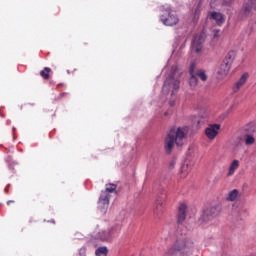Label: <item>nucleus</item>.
Returning <instances> with one entry per match:
<instances>
[{"mask_svg": "<svg viewBox=\"0 0 256 256\" xmlns=\"http://www.w3.org/2000/svg\"><path fill=\"white\" fill-rule=\"evenodd\" d=\"M195 249V243L179 231L172 239V244L166 250L165 256H190Z\"/></svg>", "mask_w": 256, "mask_h": 256, "instance_id": "1", "label": "nucleus"}, {"mask_svg": "<svg viewBox=\"0 0 256 256\" xmlns=\"http://www.w3.org/2000/svg\"><path fill=\"white\" fill-rule=\"evenodd\" d=\"M186 137L187 132L185 128H171L164 140V149L166 153L170 155L175 145H177V147H182L183 141L185 140Z\"/></svg>", "mask_w": 256, "mask_h": 256, "instance_id": "2", "label": "nucleus"}, {"mask_svg": "<svg viewBox=\"0 0 256 256\" xmlns=\"http://www.w3.org/2000/svg\"><path fill=\"white\" fill-rule=\"evenodd\" d=\"M109 193H117V184H106L105 191L101 192L98 202L101 213H107V209H109V200L111 199Z\"/></svg>", "mask_w": 256, "mask_h": 256, "instance_id": "3", "label": "nucleus"}, {"mask_svg": "<svg viewBox=\"0 0 256 256\" xmlns=\"http://www.w3.org/2000/svg\"><path fill=\"white\" fill-rule=\"evenodd\" d=\"M180 85L181 82L179 79L175 78V76H170L164 82L162 93H164V95H169V93H171L173 97V95H175V91H179Z\"/></svg>", "mask_w": 256, "mask_h": 256, "instance_id": "4", "label": "nucleus"}, {"mask_svg": "<svg viewBox=\"0 0 256 256\" xmlns=\"http://www.w3.org/2000/svg\"><path fill=\"white\" fill-rule=\"evenodd\" d=\"M161 21L164 25L168 27H173V25H177L179 23V17L175 15V12L171 9H166L161 14Z\"/></svg>", "mask_w": 256, "mask_h": 256, "instance_id": "5", "label": "nucleus"}, {"mask_svg": "<svg viewBox=\"0 0 256 256\" xmlns=\"http://www.w3.org/2000/svg\"><path fill=\"white\" fill-rule=\"evenodd\" d=\"M219 129H221V125L219 124L209 125L205 130L206 137H208L211 141H213V139H215V137L219 135Z\"/></svg>", "mask_w": 256, "mask_h": 256, "instance_id": "6", "label": "nucleus"}, {"mask_svg": "<svg viewBox=\"0 0 256 256\" xmlns=\"http://www.w3.org/2000/svg\"><path fill=\"white\" fill-rule=\"evenodd\" d=\"M219 215V209L217 207L207 208L202 216L203 221H211L213 217H217Z\"/></svg>", "mask_w": 256, "mask_h": 256, "instance_id": "7", "label": "nucleus"}, {"mask_svg": "<svg viewBox=\"0 0 256 256\" xmlns=\"http://www.w3.org/2000/svg\"><path fill=\"white\" fill-rule=\"evenodd\" d=\"M191 49L194 53H201V49H203V36H194Z\"/></svg>", "mask_w": 256, "mask_h": 256, "instance_id": "8", "label": "nucleus"}, {"mask_svg": "<svg viewBox=\"0 0 256 256\" xmlns=\"http://www.w3.org/2000/svg\"><path fill=\"white\" fill-rule=\"evenodd\" d=\"M187 217V205L180 204L178 207L177 223L181 224Z\"/></svg>", "mask_w": 256, "mask_h": 256, "instance_id": "9", "label": "nucleus"}, {"mask_svg": "<svg viewBox=\"0 0 256 256\" xmlns=\"http://www.w3.org/2000/svg\"><path fill=\"white\" fill-rule=\"evenodd\" d=\"M249 79V73L245 72L240 78L239 80L235 83L234 87H233V92L237 93L239 91V89H241V87H243V85H245L247 83V80Z\"/></svg>", "mask_w": 256, "mask_h": 256, "instance_id": "10", "label": "nucleus"}, {"mask_svg": "<svg viewBox=\"0 0 256 256\" xmlns=\"http://www.w3.org/2000/svg\"><path fill=\"white\" fill-rule=\"evenodd\" d=\"M230 69H231V64H229V62L223 61L218 69V75H221V77H227Z\"/></svg>", "mask_w": 256, "mask_h": 256, "instance_id": "11", "label": "nucleus"}, {"mask_svg": "<svg viewBox=\"0 0 256 256\" xmlns=\"http://www.w3.org/2000/svg\"><path fill=\"white\" fill-rule=\"evenodd\" d=\"M211 19H214L216 21L217 25L221 27L225 23V15L219 13V12H212L211 13Z\"/></svg>", "mask_w": 256, "mask_h": 256, "instance_id": "12", "label": "nucleus"}, {"mask_svg": "<svg viewBox=\"0 0 256 256\" xmlns=\"http://www.w3.org/2000/svg\"><path fill=\"white\" fill-rule=\"evenodd\" d=\"M108 233H110L111 239H115V237H119V233H121V225L112 226L108 229Z\"/></svg>", "mask_w": 256, "mask_h": 256, "instance_id": "13", "label": "nucleus"}, {"mask_svg": "<svg viewBox=\"0 0 256 256\" xmlns=\"http://www.w3.org/2000/svg\"><path fill=\"white\" fill-rule=\"evenodd\" d=\"M97 238L100 239V241H112L109 230H101L98 232Z\"/></svg>", "mask_w": 256, "mask_h": 256, "instance_id": "14", "label": "nucleus"}, {"mask_svg": "<svg viewBox=\"0 0 256 256\" xmlns=\"http://www.w3.org/2000/svg\"><path fill=\"white\" fill-rule=\"evenodd\" d=\"M164 207L165 204L163 203V201L157 200L154 208V215H157V217H159V215H162Z\"/></svg>", "mask_w": 256, "mask_h": 256, "instance_id": "15", "label": "nucleus"}, {"mask_svg": "<svg viewBox=\"0 0 256 256\" xmlns=\"http://www.w3.org/2000/svg\"><path fill=\"white\" fill-rule=\"evenodd\" d=\"M237 169H239V160H233L227 176L231 177L232 175H235V171H237Z\"/></svg>", "mask_w": 256, "mask_h": 256, "instance_id": "16", "label": "nucleus"}, {"mask_svg": "<svg viewBox=\"0 0 256 256\" xmlns=\"http://www.w3.org/2000/svg\"><path fill=\"white\" fill-rule=\"evenodd\" d=\"M253 0H249L248 3L243 5V13L248 16L251 15V11H253Z\"/></svg>", "mask_w": 256, "mask_h": 256, "instance_id": "17", "label": "nucleus"}, {"mask_svg": "<svg viewBox=\"0 0 256 256\" xmlns=\"http://www.w3.org/2000/svg\"><path fill=\"white\" fill-rule=\"evenodd\" d=\"M238 197H239V190L234 189L228 193L226 201H237Z\"/></svg>", "mask_w": 256, "mask_h": 256, "instance_id": "18", "label": "nucleus"}, {"mask_svg": "<svg viewBox=\"0 0 256 256\" xmlns=\"http://www.w3.org/2000/svg\"><path fill=\"white\" fill-rule=\"evenodd\" d=\"M234 59H235V52H229L223 61L224 63H228V65H233Z\"/></svg>", "mask_w": 256, "mask_h": 256, "instance_id": "19", "label": "nucleus"}, {"mask_svg": "<svg viewBox=\"0 0 256 256\" xmlns=\"http://www.w3.org/2000/svg\"><path fill=\"white\" fill-rule=\"evenodd\" d=\"M107 253H109V250H108L107 247H105V246L99 247V248L96 249V251H95V255H96V256H107Z\"/></svg>", "mask_w": 256, "mask_h": 256, "instance_id": "20", "label": "nucleus"}, {"mask_svg": "<svg viewBox=\"0 0 256 256\" xmlns=\"http://www.w3.org/2000/svg\"><path fill=\"white\" fill-rule=\"evenodd\" d=\"M196 77H199V79H201V81H207L208 76L205 73V70H197L194 74Z\"/></svg>", "mask_w": 256, "mask_h": 256, "instance_id": "21", "label": "nucleus"}, {"mask_svg": "<svg viewBox=\"0 0 256 256\" xmlns=\"http://www.w3.org/2000/svg\"><path fill=\"white\" fill-rule=\"evenodd\" d=\"M51 73V68L45 67L42 71H40V75L43 77V79L48 80L49 74Z\"/></svg>", "mask_w": 256, "mask_h": 256, "instance_id": "22", "label": "nucleus"}, {"mask_svg": "<svg viewBox=\"0 0 256 256\" xmlns=\"http://www.w3.org/2000/svg\"><path fill=\"white\" fill-rule=\"evenodd\" d=\"M191 77L189 79V85L191 87H197V83H199L197 76L195 74H190Z\"/></svg>", "mask_w": 256, "mask_h": 256, "instance_id": "23", "label": "nucleus"}, {"mask_svg": "<svg viewBox=\"0 0 256 256\" xmlns=\"http://www.w3.org/2000/svg\"><path fill=\"white\" fill-rule=\"evenodd\" d=\"M245 143L246 145H253L255 138L252 135H246Z\"/></svg>", "mask_w": 256, "mask_h": 256, "instance_id": "24", "label": "nucleus"}, {"mask_svg": "<svg viewBox=\"0 0 256 256\" xmlns=\"http://www.w3.org/2000/svg\"><path fill=\"white\" fill-rule=\"evenodd\" d=\"M190 75H195V63H191L190 65V70H189Z\"/></svg>", "mask_w": 256, "mask_h": 256, "instance_id": "25", "label": "nucleus"}, {"mask_svg": "<svg viewBox=\"0 0 256 256\" xmlns=\"http://www.w3.org/2000/svg\"><path fill=\"white\" fill-rule=\"evenodd\" d=\"M232 4H233V0H224L223 1V5L225 7H230V5H232Z\"/></svg>", "mask_w": 256, "mask_h": 256, "instance_id": "26", "label": "nucleus"}, {"mask_svg": "<svg viewBox=\"0 0 256 256\" xmlns=\"http://www.w3.org/2000/svg\"><path fill=\"white\" fill-rule=\"evenodd\" d=\"M185 169H186L185 166L181 168V177H186L187 175H189V172H185Z\"/></svg>", "mask_w": 256, "mask_h": 256, "instance_id": "27", "label": "nucleus"}, {"mask_svg": "<svg viewBox=\"0 0 256 256\" xmlns=\"http://www.w3.org/2000/svg\"><path fill=\"white\" fill-rule=\"evenodd\" d=\"M199 13H201V10H199V7H198V8H196L195 13H194V19L199 18Z\"/></svg>", "mask_w": 256, "mask_h": 256, "instance_id": "28", "label": "nucleus"}, {"mask_svg": "<svg viewBox=\"0 0 256 256\" xmlns=\"http://www.w3.org/2000/svg\"><path fill=\"white\" fill-rule=\"evenodd\" d=\"M175 167V160H172L170 162V168L173 169Z\"/></svg>", "mask_w": 256, "mask_h": 256, "instance_id": "29", "label": "nucleus"}, {"mask_svg": "<svg viewBox=\"0 0 256 256\" xmlns=\"http://www.w3.org/2000/svg\"><path fill=\"white\" fill-rule=\"evenodd\" d=\"M195 122H197V125H201V120H199V118H195Z\"/></svg>", "mask_w": 256, "mask_h": 256, "instance_id": "30", "label": "nucleus"}, {"mask_svg": "<svg viewBox=\"0 0 256 256\" xmlns=\"http://www.w3.org/2000/svg\"><path fill=\"white\" fill-rule=\"evenodd\" d=\"M11 203H15V201H14V200H9V201L7 202V205H11Z\"/></svg>", "mask_w": 256, "mask_h": 256, "instance_id": "31", "label": "nucleus"}, {"mask_svg": "<svg viewBox=\"0 0 256 256\" xmlns=\"http://www.w3.org/2000/svg\"><path fill=\"white\" fill-rule=\"evenodd\" d=\"M175 105V101H170V106L173 107Z\"/></svg>", "mask_w": 256, "mask_h": 256, "instance_id": "32", "label": "nucleus"}, {"mask_svg": "<svg viewBox=\"0 0 256 256\" xmlns=\"http://www.w3.org/2000/svg\"><path fill=\"white\" fill-rule=\"evenodd\" d=\"M51 222H52V223H55V220H52Z\"/></svg>", "mask_w": 256, "mask_h": 256, "instance_id": "33", "label": "nucleus"}]
</instances>
